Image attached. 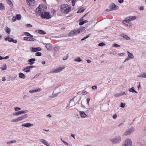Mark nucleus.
Here are the masks:
<instances>
[{
  "label": "nucleus",
  "mask_w": 146,
  "mask_h": 146,
  "mask_svg": "<svg viewBox=\"0 0 146 146\" xmlns=\"http://www.w3.org/2000/svg\"><path fill=\"white\" fill-rule=\"evenodd\" d=\"M28 117V115L27 114H25L24 115L19 117L21 121L27 118Z\"/></svg>",
  "instance_id": "nucleus-19"
},
{
  "label": "nucleus",
  "mask_w": 146,
  "mask_h": 146,
  "mask_svg": "<svg viewBox=\"0 0 146 146\" xmlns=\"http://www.w3.org/2000/svg\"><path fill=\"white\" fill-rule=\"evenodd\" d=\"M24 34L26 36H29L31 37H33V35H31L29 33L26 32H24Z\"/></svg>",
  "instance_id": "nucleus-32"
},
{
  "label": "nucleus",
  "mask_w": 146,
  "mask_h": 146,
  "mask_svg": "<svg viewBox=\"0 0 146 146\" xmlns=\"http://www.w3.org/2000/svg\"><path fill=\"white\" fill-rule=\"evenodd\" d=\"M122 36L123 38L127 40L130 39V38L126 35L123 34L122 35Z\"/></svg>",
  "instance_id": "nucleus-33"
},
{
  "label": "nucleus",
  "mask_w": 146,
  "mask_h": 146,
  "mask_svg": "<svg viewBox=\"0 0 146 146\" xmlns=\"http://www.w3.org/2000/svg\"><path fill=\"white\" fill-rule=\"evenodd\" d=\"M115 96L116 97H118L119 96H121V95L120 94V93L117 94L115 95Z\"/></svg>",
  "instance_id": "nucleus-43"
},
{
  "label": "nucleus",
  "mask_w": 146,
  "mask_h": 146,
  "mask_svg": "<svg viewBox=\"0 0 146 146\" xmlns=\"http://www.w3.org/2000/svg\"><path fill=\"white\" fill-rule=\"evenodd\" d=\"M79 113L82 118H85L88 117V116L83 111H79Z\"/></svg>",
  "instance_id": "nucleus-13"
},
{
  "label": "nucleus",
  "mask_w": 146,
  "mask_h": 146,
  "mask_svg": "<svg viewBox=\"0 0 146 146\" xmlns=\"http://www.w3.org/2000/svg\"><path fill=\"white\" fill-rule=\"evenodd\" d=\"M23 70L27 72H29L30 70L28 66L26 67L25 68H24L23 69Z\"/></svg>",
  "instance_id": "nucleus-25"
},
{
  "label": "nucleus",
  "mask_w": 146,
  "mask_h": 146,
  "mask_svg": "<svg viewBox=\"0 0 146 146\" xmlns=\"http://www.w3.org/2000/svg\"><path fill=\"white\" fill-rule=\"evenodd\" d=\"M1 69L2 70H5L7 69V66L6 64H4L1 66Z\"/></svg>",
  "instance_id": "nucleus-34"
},
{
  "label": "nucleus",
  "mask_w": 146,
  "mask_h": 146,
  "mask_svg": "<svg viewBox=\"0 0 146 146\" xmlns=\"http://www.w3.org/2000/svg\"><path fill=\"white\" fill-rule=\"evenodd\" d=\"M35 32L42 35H45L46 34V33L45 31L40 30H36L35 31Z\"/></svg>",
  "instance_id": "nucleus-21"
},
{
  "label": "nucleus",
  "mask_w": 146,
  "mask_h": 146,
  "mask_svg": "<svg viewBox=\"0 0 146 146\" xmlns=\"http://www.w3.org/2000/svg\"><path fill=\"white\" fill-rule=\"evenodd\" d=\"M88 22V21L87 20L84 21L83 19H82V21H81L79 23V25H82L83 24L86 23Z\"/></svg>",
  "instance_id": "nucleus-28"
},
{
  "label": "nucleus",
  "mask_w": 146,
  "mask_h": 146,
  "mask_svg": "<svg viewBox=\"0 0 146 146\" xmlns=\"http://www.w3.org/2000/svg\"><path fill=\"white\" fill-rule=\"evenodd\" d=\"M123 1V0H118V2L120 3H122Z\"/></svg>",
  "instance_id": "nucleus-62"
},
{
  "label": "nucleus",
  "mask_w": 146,
  "mask_h": 146,
  "mask_svg": "<svg viewBox=\"0 0 146 146\" xmlns=\"http://www.w3.org/2000/svg\"><path fill=\"white\" fill-rule=\"evenodd\" d=\"M41 50V48L40 47H38L36 48L32 47V50H31L33 52H35L40 51Z\"/></svg>",
  "instance_id": "nucleus-16"
},
{
  "label": "nucleus",
  "mask_w": 146,
  "mask_h": 146,
  "mask_svg": "<svg viewBox=\"0 0 146 146\" xmlns=\"http://www.w3.org/2000/svg\"><path fill=\"white\" fill-rule=\"evenodd\" d=\"M92 88L93 90H96L97 89V87L96 86H92Z\"/></svg>",
  "instance_id": "nucleus-50"
},
{
  "label": "nucleus",
  "mask_w": 146,
  "mask_h": 146,
  "mask_svg": "<svg viewBox=\"0 0 146 146\" xmlns=\"http://www.w3.org/2000/svg\"><path fill=\"white\" fill-rule=\"evenodd\" d=\"M28 66L29 67V68L30 69V68H33L34 67H35L33 66Z\"/></svg>",
  "instance_id": "nucleus-61"
},
{
  "label": "nucleus",
  "mask_w": 146,
  "mask_h": 146,
  "mask_svg": "<svg viewBox=\"0 0 146 146\" xmlns=\"http://www.w3.org/2000/svg\"><path fill=\"white\" fill-rule=\"evenodd\" d=\"M120 94L121 95V96L122 95H126V94L124 92H121L120 93Z\"/></svg>",
  "instance_id": "nucleus-57"
},
{
  "label": "nucleus",
  "mask_w": 146,
  "mask_h": 146,
  "mask_svg": "<svg viewBox=\"0 0 146 146\" xmlns=\"http://www.w3.org/2000/svg\"><path fill=\"white\" fill-rule=\"evenodd\" d=\"M129 91L130 92H131L132 93L135 92L136 93H137L138 92L134 90V88L133 87H132L131 88H130L129 90Z\"/></svg>",
  "instance_id": "nucleus-27"
},
{
  "label": "nucleus",
  "mask_w": 146,
  "mask_h": 146,
  "mask_svg": "<svg viewBox=\"0 0 146 146\" xmlns=\"http://www.w3.org/2000/svg\"><path fill=\"white\" fill-rule=\"evenodd\" d=\"M105 44L103 42H101L98 44L99 46H105Z\"/></svg>",
  "instance_id": "nucleus-41"
},
{
  "label": "nucleus",
  "mask_w": 146,
  "mask_h": 146,
  "mask_svg": "<svg viewBox=\"0 0 146 146\" xmlns=\"http://www.w3.org/2000/svg\"><path fill=\"white\" fill-rule=\"evenodd\" d=\"M2 81H6V80L5 77H3L2 78Z\"/></svg>",
  "instance_id": "nucleus-64"
},
{
  "label": "nucleus",
  "mask_w": 146,
  "mask_h": 146,
  "mask_svg": "<svg viewBox=\"0 0 146 146\" xmlns=\"http://www.w3.org/2000/svg\"><path fill=\"white\" fill-rule=\"evenodd\" d=\"M139 9L140 10H143L144 9V8L143 6H141L140 7Z\"/></svg>",
  "instance_id": "nucleus-60"
},
{
  "label": "nucleus",
  "mask_w": 146,
  "mask_h": 146,
  "mask_svg": "<svg viewBox=\"0 0 146 146\" xmlns=\"http://www.w3.org/2000/svg\"><path fill=\"white\" fill-rule=\"evenodd\" d=\"M138 77L146 78V73H144L143 74H140L138 76Z\"/></svg>",
  "instance_id": "nucleus-31"
},
{
  "label": "nucleus",
  "mask_w": 146,
  "mask_h": 146,
  "mask_svg": "<svg viewBox=\"0 0 146 146\" xmlns=\"http://www.w3.org/2000/svg\"><path fill=\"white\" fill-rule=\"evenodd\" d=\"M136 19V17L135 16H131L126 18V19L123 21V23L127 26L130 27L131 25L128 23L131 21H133Z\"/></svg>",
  "instance_id": "nucleus-1"
},
{
  "label": "nucleus",
  "mask_w": 146,
  "mask_h": 146,
  "mask_svg": "<svg viewBox=\"0 0 146 146\" xmlns=\"http://www.w3.org/2000/svg\"><path fill=\"white\" fill-rule=\"evenodd\" d=\"M110 8L111 10H116L118 9V7L114 3H113L110 6Z\"/></svg>",
  "instance_id": "nucleus-11"
},
{
  "label": "nucleus",
  "mask_w": 146,
  "mask_h": 146,
  "mask_svg": "<svg viewBox=\"0 0 146 146\" xmlns=\"http://www.w3.org/2000/svg\"><path fill=\"white\" fill-rule=\"evenodd\" d=\"M4 7L2 3H0V10L4 9Z\"/></svg>",
  "instance_id": "nucleus-35"
},
{
  "label": "nucleus",
  "mask_w": 146,
  "mask_h": 146,
  "mask_svg": "<svg viewBox=\"0 0 146 146\" xmlns=\"http://www.w3.org/2000/svg\"><path fill=\"white\" fill-rule=\"evenodd\" d=\"M125 105V103L123 104L122 103H121L120 107H121L123 108H124Z\"/></svg>",
  "instance_id": "nucleus-44"
},
{
  "label": "nucleus",
  "mask_w": 146,
  "mask_h": 146,
  "mask_svg": "<svg viewBox=\"0 0 146 146\" xmlns=\"http://www.w3.org/2000/svg\"><path fill=\"white\" fill-rule=\"evenodd\" d=\"M17 141L16 140H14L12 141H9V142H7V143L8 144H9L11 143H15Z\"/></svg>",
  "instance_id": "nucleus-36"
},
{
  "label": "nucleus",
  "mask_w": 146,
  "mask_h": 146,
  "mask_svg": "<svg viewBox=\"0 0 146 146\" xmlns=\"http://www.w3.org/2000/svg\"><path fill=\"white\" fill-rule=\"evenodd\" d=\"M20 121H21L20 120L19 117H17V118L16 119H13L11 121L15 122V123H16V122H18Z\"/></svg>",
  "instance_id": "nucleus-29"
},
{
  "label": "nucleus",
  "mask_w": 146,
  "mask_h": 146,
  "mask_svg": "<svg viewBox=\"0 0 146 146\" xmlns=\"http://www.w3.org/2000/svg\"><path fill=\"white\" fill-rule=\"evenodd\" d=\"M40 75V74H36L34 77V78H36L37 77H38Z\"/></svg>",
  "instance_id": "nucleus-58"
},
{
  "label": "nucleus",
  "mask_w": 146,
  "mask_h": 146,
  "mask_svg": "<svg viewBox=\"0 0 146 146\" xmlns=\"http://www.w3.org/2000/svg\"><path fill=\"white\" fill-rule=\"evenodd\" d=\"M9 58V56H7L4 58H3V59H7Z\"/></svg>",
  "instance_id": "nucleus-59"
},
{
  "label": "nucleus",
  "mask_w": 146,
  "mask_h": 146,
  "mask_svg": "<svg viewBox=\"0 0 146 146\" xmlns=\"http://www.w3.org/2000/svg\"><path fill=\"white\" fill-rule=\"evenodd\" d=\"M76 0H72V5L74 6L75 4V3Z\"/></svg>",
  "instance_id": "nucleus-48"
},
{
  "label": "nucleus",
  "mask_w": 146,
  "mask_h": 146,
  "mask_svg": "<svg viewBox=\"0 0 146 146\" xmlns=\"http://www.w3.org/2000/svg\"><path fill=\"white\" fill-rule=\"evenodd\" d=\"M46 47L47 50H50L52 48V45L50 43L47 44L46 45Z\"/></svg>",
  "instance_id": "nucleus-20"
},
{
  "label": "nucleus",
  "mask_w": 146,
  "mask_h": 146,
  "mask_svg": "<svg viewBox=\"0 0 146 146\" xmlns=\"http://www.w3.org/2000/svg\"><path fill=\"white\" fill-rule=\"evenodd\" d=\"M113 46L115 47H118L120 46V45H118L115 43L114 44Z\"/></svg>",
  "instance_id": "nucleus-46"
},
{
  "label": "nucleus",
  "mask_w": 146,
  "mask_h": 146,
  "mask_svg": "<svg viewBox=\"0 0 146 146\" xmlns=\"http://www.w3.org/2000/svg\"><path fill=\"white\" fill-rule=\"evenodd\" d=\"M41 53L40 52H37L35 53L36 56H41Z\"/></svg>",
  "instance_id": "nucleus-40"
},
{
  "label": "nucleus",
  "mask_w": 146,
  "mask_h": 146,
  "mask_svg": "<svg viewBox=\"0 0 146 146\" xmlns=\"http://www.w3.org/2000/svg\"><path fill=\"white\" fill-rule=\"evenodd\" d=\"M110 141L113 144L119 143L121 142V138L120 136L117 135L111 139Z\"/></svg>",
  "instance_id": "nucleus-4"
},
{
  "label": "nucleus",
  "mask_w": 146,
  "mask_h": 146,
  "mask_svg": "<svg viewBox=\"0 0 146 146\" xmlns=\"http://www.w3.org/2000/svg\"><path fill=\"white\" fill-rule=\"evenodd\" d=\"M135 129L133 127H131L129 129L124 133V135H130L134 131Z\"/></svg>",
  "instance_id": "nucleus-6"
},
{
  "label": "nucleus",
  "mask_w": 146,
  "mask_h": 146,
  "mask_svg": "<svg viewBox=\"0 0 146 146\" xmlns=\"http://www.w3.org/2000/svg\"><path fill=\"white\" fill-rule=\"evenodd\" d=\"M42 90V89L38 88L37 89H36L35 90H30L29 91V92L30 93H34L35 92H39Z\"/></svg>",
  "instance_id": "nucleus-22"
},
{
  "label": "nucleus",
  "mask_w": 146,
  "mask_h": 146,
  "mask_svg": "<svg viewBox=\"0 0 146 146\" xmlns=\"http://www.w3.org/2000/svg\"><path fill=\"white\" fill-rule=\"evenodd\" d=\"M14 109L16 111H18V110H20L21 109V108L18 107L15 108Z\"/></svg>",
  "instance_id": "nucleus-42"
},
{
  "label": "nucleus",
  "mask_w": 146,
  "mask_h": 146,
  "mask_svg": "<svg viewBox=\"0 0 146 146\" xmlns=\"http://www.w3.org/2000/svg\"><path fill=\"white\" fill-rule=\"evenodd\" d=\"M6 31L8 34H9L11 32V30L8 27H7V29Z\"/></svg>",
  "instance_id": "nucleus-38"
},
{
  "label": "nucleus",
  "mask_w": 146,
  "mask_h": 146,
  "mask_svg": "<svg viewBox=\"0 0 146 146\" xmlns=\"http://www.w3.org/2000/svg\"><path fill=\"white\" fill-rule=\"evenodd\" d=\"M75 105L74 102L73 100V99H71L69 102V105L70 107H72L73 106H74Z\"/></svg>",
  "instance_id": "nucleus-24"
},
{
  "label": "nucleus",
  "mask_w": 146,
  "mask_h": 146,
  "mask_svg": "<svg viewBox=\"0 0 146 146\" xmlns=\"http://www.w3.org/2000/svg\"><path fill=\"white\" fill-rule=\"evenodd\" d=\"M21 16L20 14H17L16 15V18L18 20H20L21 19Z\"/></svg>",
  "instance_id": "nucleus-37"
},
{
  "label": "nucleus",
  "mask_w": 146,
  "mask_h": 146,
  "mask_svg": "<svg viewBox=\"0 0 146 146\" xmlns=\"http://www.w3.org/2000/svg\"><path fill=\"white\" fill-rule=\"evenodd\" d=\"M130 59H129V58L128 57H127L126 59H125V60H124V61L123 62H125L126 61H128Z\"/></svg>",
  "instance_id": "nucleus-55"
},
{
  "label": "nucleus",
  "mask_w": 146,
  "mask_h": 146,
  "mask_svg": "<svg viewBox=\"0 0 146 146\" xmlns=\"http://www.w3.org/2000/svg\"><path fill=\"white\" fill-rule=\"evenodd\" d=\"M17 20L16 17L15 16L13 17L12 19V21H13V22L16 21Z\"/></svg>",
  "instance_id": "nucleus-47"
},
{
  "label": "nucleus",
  "mask_w": 146,
  "mask_h": 146,
  "mask_svg": "<svg viewBox=\"0 0 146 146\" xmlns=\"http://www.w3.org/2000/svg\"><path fill=\"white\" fill-rule=\"evenodd\" d=\"M61 11L65 14L67 13L71 10V8L68 5L65 4L61 5L60 7Z\"/></svg>",
  "instance_id": "nucleus-2"
},
{
  "label": "nucleus",
  "mask_w": 146,
  "mask_h": 146,
  "mask_svg": "<svg viewBox=\"0 0 146 146\" xmlns=\"http://www.w3.org/2000/svg\"><path fill=\"white\" fill-rule=\"evenodd\" d=\"M127 52L128 54V56L129 57L132 59H133L134 58V56L132 53H130L128 51H127Z\"/></svg>",
  "instance_id": "nucleus-23"
},
{
  "label": "nucleus",
  "mask_w": 146,
  "mask_h": 146,
  "mask_svg": "<svg viewBox=\"0 0 146 146\" xmlns=\"http://www.w3.org/2000/svg\"><path fill=\"white\" fill-rule=\"evenodd\" d=\"M23 40H25L30 41H34L35 40V39L33 38V37H25L23 38Z\"/></svg>",
  "instance_id": "nucleus-12"
},
{
  "label": "nucleus",
  "mask_w": 146,
  "mask_h": 146,
  "mask_svg": "<svg viewBox=\"0 0 146 146\" xmlns=\"http://www.w3.org/2000/svg\"><path fill=\"white\" fill-rule=\"evenodd\" d=\"M63 143L65 144V145H67L68 146H72V145H71L70 144H68L67 142H65V141H63Z\"/></svg>",
  "instance_id": "nucleus-53"
},
{
  "label": "nucleus",
  "mask_w": 146,
  "mask_h": 146,
  "mask_svg": "<svg viewBox=\"0 0 146 146\" xmlns=\"http://www.w3.org/2000/svg\"><path fill=\"white\" fill-rule=\"evenodd\" d=\"M65 68V67L64 66H62V67H59L56 70L52 71L51 72L52 73H57L61 71L63 69H64Z\"/></svg>",
  "instance_id": "nucleus-9"
},
{
  "label": "nucleus",
  "mask_w": 146,
  "mask_h": 146,
  "mask_svg": "<svg viewBox=\"0 0 146 146\" xmlns=\"http://www.w3.org/2000/svg\"><path fill=\"white\" fill-rule=\"evenodd\" d=\"M26 26H27V27H32V25H31L30 24H27L26 25Z\"/></svg>",
  "instance_id": "nucleus-56"
},
{
  "label": "nucleus",
  "mask_w": 146,
  "mask_h": 146,
  "mask_svg": "<svg viewBox=\"0 0 146 146\" xmlns=\"http://www.w3.org/2000/svg\"><path fill=\"white\" fill-rule=\"evenodd\" d=\"M39 141L40 142L47 146H51L50 145L48 144V142L45 139H39Z\"/></svg>",
  "instance_id": "nucleus-14"
},
{
  "label": "nucleus",
  "mask_w": 146,
  "mask_h": 146,
  "mask_svg": "<svg viewBox=\"0 0 146 146\" xmlns=\"http://www.w3.org/2000/svg\"><path fill=\"white\" fill-rule=\"evenodd\" d=\"M117 114H114V115H113V118L114 119H115L117 118Z\"/></svg>",
  "instance_id": "nucleus-45"
},
{
  "label": "nucleus",
  "mask_w": 146,
  "mask_h": 146,
  "mask_svg": "<svg viewBox=\"0 0 146 146\" xmlns=\"http://www.w3.org/2000/svg\"><path fill=\"white\" fill-rule=\"evenodd\" d=\"M19 77L22 78L24 79L25 78V76L23 73H20L19 74Z\"/></svg>",
  "instance_id": "nucleus-26"
},
{
  "label": "nucleus",
  "mask_w": 146,
  "mask_h": 146,
  "mask_svg": "<svg viewBox=\"0 0 146 146\" xmlns=\"http://www.w3.org/2000/svg\"><path fill=\"white\" fill-rule=\"evenodd\" d=\"M8 41L9 42H13L14 41V40L12 38H9V40Z\"/></svg>",
  "instance_id": "nucleus-52"
},
{
  "label": "nucleus",
  "mask_w": 146,
  "mask_h": 146,
  "mask_svg": "<svg viewBox=\"0 0 146 146\" xmlns=\"http://www.w3.org/2000/svg\"><path fill=\"white\" fill-rule=\"evenodd\" d=\"M68 56L67 55L66 56H65L63 58V60H66L68 58Z\"/></svg>",
  "instance_id": "nucleus-51"
},
{
  "label": "nucleus",
  "mask_w": 146,
  "mask_h": 146,
  "mask_svg": "<svg viewBox=\"0 0 146 146\" xmlns=\"http://www.w3.org/2000/svg\"><path fill=\"white\" fill-rule=\"evenodd\" d=\"M35 0H27V4L30 5H34L35 3Z\"/></svg>",
  "instance_id": "nucleus-15"
},
{
  "label": "nucleus",
  "mask_w": 146,
  "mask_h": 146,
  "mask_svg": "<svg viewBox=\"0 0 146 146\" xmlns=\"http://www.w3.org/2000/svg\"><path fill=\"white\" fill-rule=\"evenodd\" d=\"M123 144L124 145L125 144L126 146H131L132 141L131 139H125Z\"/></svg>",
  "instance_id": "nucleus-8"
},
{
  "label": "nucleus",
  "mask_w": 146,
  "mask_h": 146,
  "mask_svg": "<svg viewBox=\"0 0 146 146\" xmlns=\"http://www.w3.org/2000/svg\"><path fill=\"white\" fill-rule=\"evenodd\" d=\"M90 100V98H88L87 99V103L88 105H89V102Z\"/></svg>",
  "instance_id": "nucleus-49"
},
{
  "label": "nucleus",
  "mask_w": 146,
  "mask_h": 146,
  "mask_svg": "<svg viewBox=\"0 0 146 146\" xmlns=\"http://www.w3.org/2000/svg\"><path fill=\"white\" fill-rule=\"evenodd\" d=\"M21 126L23 127H25L27 128H29L33 126V123H27L22 124L21 125Z\"/></svg>",
  "instance_id": "nucleus-10"
},
{
  "label": "nucleus",
  "mask_w": 146,
  "mask_h": 146,
  "mask_svg": "<svg viewBox=\"0 0 146 146\" xmlns=\"http://www.w3.org/2000/svg\"><path fill=\"white\" fill-rule=\"evenodd\" d=\"M8 3L10 5H11L12 4V3L11 1H9L8 2Z\"/></svg>",
  "instance_id": "nucleus-63"
},
{
  "label": "nucleus",
  "mask_w": 146,
  "mask_h": 146,
  "mask_svg": "<svg viewBox=\"0 0 146 146\" xmlns=\"http://www.w3.org/2000/svg\"><path fill=\"white\" fill-rule=\"evenodd\" d=\"M41 7L40 6L38 7V8L36 9V13L37 14L40 15V13H41V11L42 10V9L41 8Z\"/></svg>",
  "instance_id": "nucleus-18"
},
{
  "label": "nucleus",
  "mask_w": 146,
  "mask_h": 146,
  "mask_svg": "<svg viewBox=\"0 0 146 146\" xmlns=\"http://www.w3.org/2000/svg\"><path fill=\"white\" fill-rule=\"evenodd\" d=\"M82 60L80 57L78 58L77 59L75 60V61L77 62H80Z\"/></svg>",
  "instance_id": "nucleus-39"
},
{
  "label": "nucleus",
  "mask_w": 146,
  "mask_h": 146,
  "mask_svg": "<svg viewBox=\"0 0 146 146\" xmlns=\"http://www.w3.org/2000/svg\"><path fill=\"white\" fill-rule=\"evenodd\" d=\"M36 60L35 58H31L28 60V62H29V64L30 65H32L35 63V61Z\"/></svg>",
  "instance_id": "nucleus-17"
},
{
  "label": "nucleus",
  "mask_w": 146,
  "mask_h": 146,
  "mask_svg": "<svg viewBox=\"0 0 146 146\" xmlns=\"http://www.w3.org/2000/svg\"><path fill=\"white\" fill-rule=\"evenodd\" d=\"M85 9H84V7H82L77 11V13H82L85 10Z\"/></svg>",
  "instance_id": "nucleus-30"
},
{
  "label": "nucleus",
  "mask_w": 146,
  "mask_h": 146,
  "mask_svg": "<svg viewBox=\"0 0 146 146\" xmlns=\"http://www.w3.org/2000/svg\"><path fill=\"white\" fill-rule=\"evenodd\" d=\"M40 16L41 18L44 19H48L51 17L49 12H42L41 13Z\"/></svg>",
  "instance_id": "nucleus-5"
},
{
  "label": "nucleus",
  "mask_w": 146,
  "mask_h": 146,
  "mask_svg": "<svg viewBox=\"0 0 146 146\" xmlns=\"http://www.w3.org/2000/svg\"><path fill=\"white\" fill-rule=\"evenodd\" d=\"M29 97V96L27 95H25L23 96V99H25L28 98Z\"/></svg>",
  "instance_id": "nucleus-54"
},
{
  "label": "nucleus",
  "mask_w": 146,
  "mask_h": 146,
  "mask_svg": "<svg viewBox=\"0 0 146 146\" xmlns=\"http://www.w3.org/2000/svg\"><path fill=\"white\" fill-rule=\"evenodd\" d=\"M85 27H83L82 29L80 28L77 30H74L73 31H71L69 33V35L70 36L77 35L80 33L81 32H82L85 29Z\"/></svg>",
  "instance_id": "nucleus-3"
},
{
  "label": "nucleus",
  "mask_w": 146,
  "mask_h": 146,
  "mask_svg": "<svg viewBox=\"0 0 146 146\" xmlns=\"http://www.w3.org/2000/svg\"><path fill=\"white\" fill-rule=\"evenodd\" d=\"M29 111L28 110H22L21 111H19L13 113V115H14L18 116L20 115L25 113L28 112Z\"/></svg>",
  "instance_id": "nucleus-7"
}]
</instances>
